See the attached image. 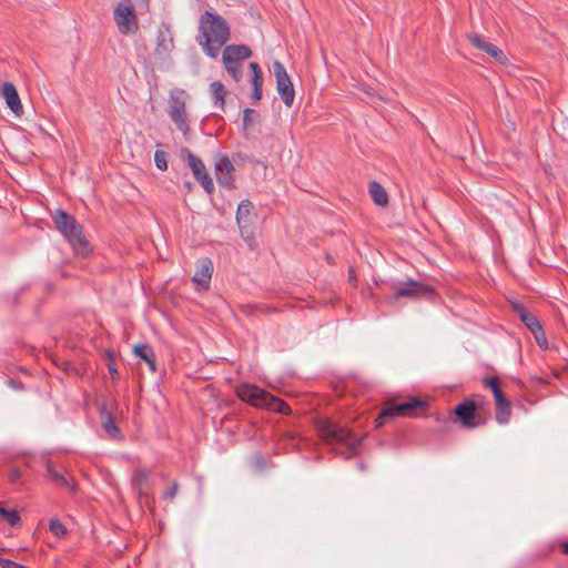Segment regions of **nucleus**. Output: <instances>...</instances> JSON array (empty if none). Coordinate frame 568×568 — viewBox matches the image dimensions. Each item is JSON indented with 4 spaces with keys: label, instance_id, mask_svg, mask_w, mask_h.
I'll return each instance as SVG.
<instances>
[{
    "label": "nucleus",
    "instance_id": "nucleus-1",
    "mask_svg": "<svg viewBox=\"0 0 568 568\" xmlns=\"http://www.w3.org/2000/svg\"><path fill=\"white\" fill-rule=\"evenodd\" d=\"M230 34V27L220 14L205 11L201 16L196 41L207 57L216 58Z\"/></svg>",
    "mask_w": 568,
    "mask_h": 568
},
{
    "label": "nucleus",
    "instance_id": "nucleus-2",
    "mask_svg": "<svg viewBox=\"0 0 568 568\" xmlns=\"http://www.w3.org/2000/svg\"><path fill=\"white\" fill-rule=\"evenodd\" d=\"M52 220L55 229L70 243L75 254L88 256L91 247L83 234L82 225L75 217L63 210H57L52 215Z\"/></svg>",
    "mask_w": 568,
    "mask_h": 568
},
{
    "label": "nucleus",
    "instance_id": "nucleus-3",
    "mask_svg": "<svg viewBox=\"0 0 568 568\" xmlns=\"http://www.w3.org/2000/svg\"><path fill=\"white\" fill-rule=\"evenodd\" d=\"M237 397L257 408L288 415L291 408L283 399L252 384H242L236 389Z\"/></svg>",
    "mask_w": 568,
    "mask_h": 568
},
{
    "label": "nucleus",
    "instance_id": "nucleus-4",
    "mask_svg": "<svg viewBox=\"0 0 568 568\" xmlns=\"http://www.w3.org/2000/svg\"><path fill=\"white\" fill-rule=\"evenodd\" d=\"M316 429L327 444H343L352 454H355L361 446V438L356 434L327 418L318 419Z\"/></svg>",
    "mask_w": 568,
    "mask_h": 568
},
{
    "label": "nucleus",
    "instance_id": "nucleus-5",
    "mask_svg": "<svg viewBox=\"0 0 568 568\" xmlns=\"http://www.w3.org/2000/svg\"><path fill=\"white\" fill-rule=\"evenodd\" d=\"M427 406V402L418 397H410L403 403L389 402L385 404L375 419V426L381 428L388 419L394 417H417L426 410Z\"/></svg>",
    "mask_w": 568,
    "mask_h": 568
},
{
    "label": "nucleus",
    "instance_id": "nucleus-6",
    "mask_svg": "<svg viewBox=\"0 0 568 568\" xmlns=\"http://www.w3.org/2000/svg\"><path fill=\"white\" fill-rule=\"evenodd\" d=\"M187 94L182 89H173L170 91L168 100V114L176 129L187 136L190 133L189 113L186 111Z\"/></svg>",
    "mask_w": 568,
    "mask_h": 568
},
{
    "label": "nucleus",
    "instance_id": "nucleus-7",
    "mask_svg": "<svg viewBox=\"0 0 568 568\" xmlns=\"http://www.w3.org/2000/svg\"><path fill=\"white\" fill-rule=\"evenodd\" d=\"M113 19L121 34H134L139 30V20L131 0H120L114 8Z\"/></svg>",
    "mask_w": 568,
    "mask_h": 568
},
{
    "label": "nucleus",
    "instance_id": "nucleus-8",
    "mask_svg": "<svg viewBox=\"0 0 568 568\" xmlns=\"http://www.w3.org/2000/svg\"><path fill=\"white\" fill-rule=\"evenodd\" d=\"M436 294V291L433 286L426 285L422 282L408 281L405 283H400L398 287L395 288L394 298L399 300L402 297L409 300H419V298H433Z\"/></svg>",
    "mask_w": 568,
    "mask_h": 568
},
{
    "label": "nucleus",
    "instance_id": "nucleus-9",
    "mask_svg": "<svg viewBox=\"0 0 568 568\" xmlns=\"http://www.w3.org/2000/svg\"><path fill=\"white\" fill-rule=\"evenodd\" d=\"M274 75L276 79L277 91L286 106L294 102L295 91L293 83L286 72V69L280 61L273 63Z\"/></svg>",
    "mask_w": 568,
    "mask_h": 568
},
{
    "label": "nucleus",
    "instance_id": "nucleus-10",
    "mask_svg": "<svg viewBox=\"0 0 568 568\" xmlns=\"http://www.w3.org/2000/svg\"><path fill=\"white\" fill-rule=\"evenodd\" d=\"M182 153L186 154L187 164L195 180L203 186L205 192L209 194L213 193L215 189L214 183L210 174L206 172L203 161L199 156L194 155L189 149H184Z\"/></svg>",
    "mask_w": 568,
    "mask_h": 568
},
{
    "label": "nucleus",
    "instance_id": "nucleus-11",
    "mask_svg": "<svg viewBox=\"0 0 568 568\" xmlns=\"http://www.w3.org/2000/svg\"><path fill=\"white\" fill-rule=\"evenodd\" d=\"M216 180L219 184L226 189L234 187L233 171L234 165L226 155H220L215 161Z\"/></svg>",
    "mask_w": 568,
    "mask_h": 568
},
{
    "label": "nucleus",
    "instance_id": "nucleus-12",
    "mask_svg": "<svg viewBox=\"0 0 568 568\" xmlns=\"http://www.w3.org/2000/svg\"><path fill=\"white\" fill-rule=\"evenodd\" d=\"M476 410V403L471 399H466L456 406L455 414L464 427L473 428L479 425V423L475 422Z\"/></svg>",
    "mask_w": 568,
    "mask_h": 568
},
{
    "label": "nucleus",
    "instance_id": "nucleus-13",
    "mask_svg": "<svg viewBox=\"0 0 568 568\" xmlns=\"http://www.w3.org/2000/svg\"><path fill=\"white\" fill-rule=\"evenodd\" d=\"M213 274V263L209 257H203L197 261L195 274L192 282L207 288Z\"/></svg>",
    "mask_w": 568,
    "mask_h": 568
},
{
    "label": "nucleus",
    "instance_id": "nucleus-14",
    "mask_svg": "<svg viewBox=\"0 0 568 568\" xmlns=\"http://www.w3.org/2000/svg\"><path fill=\"white\" fill-rule=\"evenodd\" d=\"M252 55L251 49L245 44H231L226 45L222 53L223 62L241 63V61L248 59Z\"/></svg>",
    "mask_w": 568,
    "mask_h": 568
},
{
    "label": "nucleus",
    "instance_id": "nucleus-15",
    "mask_svg": "<svg viewBox=\"0 0 568 568\" xmlns=\"http://www.w3.org/2000/svg\"><path fill=\"white\" fill-rule=\"evenodd\" d=\"M174 48L173 36L169 26H163L158 31L155 54L159 57H166Z\"/></svg>",
    "mask_w": 568,
    "mask_h": 568
},
{
    "label": "nucleus",
    "instance_id": "nucleus-16",
    "mask_svg": "<svg viewBox=\"0 0 568 568\" xmlns=\"http://www.w3.org/2000/svg\"><path fill=\"white\" fill-rule=\"evenodd\" d=\"M2 97L4 98L9 109L16 114L21 115L23 108L20 101L18 91L12 82H4L1 90Z\"/></svg>",
    "mask_w": 568,
    "mask_h": 568
},
{
    "label": "nucleus",
    "instance_id": "nucleus-17",
    "mask_svg": "<svg viewBox=\"0 0 568 568\" xmlns=\"http://www.w3.org/2000/svg\"><path fill=\"white\" fill-rule=\"evenodd\" d=\"M253 203L250 200H242L237 206L236 211V223L239 225L240 232L247 230L252 226V215H253Z\"/></svg>",
    "mask_w": 568,
    "mask_h": 568
},
{
    "label": "nucleus",
    "instance_id": "nucleus-18",
    "mask_svg": "<svg viewBox=\"0 0 568 568\" xmlns=\"http://www.w3.org/2000/svg\"><path fill=\"white\" fill-rule=\"evenodd\" d=\"M134 354L144 361L152 372L156 371L155 354L152 347L148 344H140L134 346Z\"/></svg>",
    "mask_w": 568,
    "mask_h": 568
},
{
    "label": "nucleus",
    "instance_id": "nucleus-19",
    "mask_svg": "<svg viewBox=\"0 0 568 568\" xmlns=\"http://www.w3.org/2000/svg\"><path fill=\"white\" fill-rule=\"evenodd\" d=\"M150 474L149 469L139 468L132 475L131 484L139 498H142L144 495L143 485L148 481Z\"/></svg>",
    "mask_w": 568,
    "mask_h": 568
},
{
    "label": "nucleus",
    "instance_id": "nucleus-20",
    "mask_svg": "<svg viewBox=\"0 0 568 568\" xmlns=\"http://www.w3.org/2000/svg\"><path fill=\"white\" fill-rule=\"evenodd\" d=\"M368 191L373 202L376 205L385 206L388 203V195L385 189L376 181H372L368 184Z\"/></svg>",
    "mask_w": 568,
    "mask_h": 568
},
{
    "label": "nucleus",
    "instance_id": "nucleus-21",
    "mask_svg": "<svg viewBox=\"0 0 568 568\" xmlns=\"http://www.w3.org/2000/svg\"><path fill=\"white\" fill-rule=\"evenodd\" d=\"M45 476L55 485L63 486L67 488H70L71 490L74 489L73 485L69 480V478L62 474L61 471L57 470L54 466L51 463L47 464V474Z\"/></svg>",
    "mask_w": 568,
    "mask_h": 568
},
{
    "label": "nucleus",
    "instance_id": "nucleus-22",
    "mask_svg": "<svg viewBox=\"0 0 568 568\" xmlns=\"http://www.w3.org/2000/svg\"><path fill=\"white\" fill-rule=\"evenodd\" d=\"M102 427L110 438L119 439L122 437L121 430L116 426L114 417L112 416L111 413L105 414L104 419L102 422Z\"/></svg>",
    "mask_w": 568,
    "mask_h": 568
},
{
    "label": "nucleus",
    "instance_id": "nucleus-23",
    "mask_svg": "<svg viewBox=\"0 0 568 568\" xmlns=\"http://www.w3.org/2000/svg\"><path fill=\"white\" fill-rule=\"evenodd\" d=\"M210 88L212 92V98L214 100V104L223 109L225 104V88L223 83L221 81H213Z\"/></svg>",
    "mask_w": 568,
    "mask_h": 568
},
{
    "label": "nucleus",
    "instance_id": "nucleus-24",
    "mask_svg": "<svg viewBox=\"0 0 568 568\" xmlns=\"http://www.w3.org/2000/svg\"><path fill=\"white\" fill-rule=\"evenodd\" d=\"M518 313H519L521 321L529 328V331L531 333L536 332L537 329H539L541 327L537 317L534 314L527 312L524 307H520Z\"/></svg>",
    "mask_w": 568,
    "mask_h": 568
},
{
    "label": "nucleus",
    "instance_id": "nucleus-25",
    "mask_svg": "<svg viewBox=\"0 0 568 568\" xmlns=\"http://www.w3.org/2000/svg\"><path fill=\"white\" fill-rule=\"evenodd\" d=\"M495 410H496L495 417H496V420L498 424L505 425L509 422L510 416H511L510 403L500 405V406H495Z\"/></svg>",
    "mask_w": 568,
    "mask_h": 568
},
{
    "label": "nucleus",
    "instance_id": "nucleus-26",
    "mask_svg": "<svg viewBox=\"0 0 568 568\" xmlns=\"http://www.w3.org/2000/svg\"><path fill=\"white\" fill-rule=\"evenodd\" d=\"M484 52H486L489 57H491L495 61L501 63V64H506L508 59L506 57V54L503 52L501 49H499L497 45H495L494 43L489 42L487 45H486V49L484 50Z\"/></svg>",
    "mask_w": 568,
    "mask_h": 568
},
{
    "label": "nucleus",
    "instance_id": "nucleus-27",
    "mask_svg": "<svg viewBox=\"0 0 568 568\" xmlns=\"http://www.w3.org/2000/svg\"><path fill=\"white\" fill-rule=\"evenodd\" d=\"M0 518L8 521V524L12 527L20 524V516L14 509L9 510L0 506Z\"/></svg>",
    "mask_w": 568,
    "mask_h": 568
},
{
    "label": "nucleus",
    "instance_id": "nucleus-28",
    "mask_svg": "<svg viewBox=\"0 0 568 568\" xmlns=\"http://www.w3.org/2000/svg\"><path fill=\"white\" fill-rule=\"evenodd\" d=\"M250 69L252 71V84H253V88H262L263 85V72H262V69L260 68L258 63L256 62H251L250 63Z\"/></svg>",
    "mask_w": 568,
    "mask_h": 568
},
{
    "label": "nucleus",
    "instance_id": "nucleus-29",
    "mask_svg": "<svg viewBox=\"0 0 568 568\" xmlns=\"http://www.w3.org/2000/svg\"><path fill=\"white\" fill-rule=\"evenodd\" d=\"M49 529L58 538H63L67 535V529L64 525L55 518L50 519Z\"/></svg>",
    "mask_w": 568,
    "mask_h": 568
},
{
    "label": "nucleus",
    "instance_id": "nucleus-30",
    "mask_svg": "<svg viewBox=\"0 0 568 568\" xmlns=\"http://www.w3.org/2000/svg\"><path fill=\"white\" fill-rule=\"evenodd\" d=\"M154 163L156 168L161 171L168 170V154L163 150H156L154 153Z\"/></svg>",
    "mask_w": 568,
    "mask_h": 568
},
{
    "label": "nucleus",
    "instance_id": "nucleus-31",
    "mask_svg": "<svg viewBox=\"0 0 568 568\" xmlns=\"http://www.w3.org/2000/svg\"><path fill=\"white\" fill-rule=\"evenodd\" d=\"M468 41L474 45L476 49L484 51L486 49V45L489 43L486 41L478 33H468L467 34Z\"/></svg>",
    "mask_w": 568,
    "mask_h": 568
},
{
    "label": "nucleus",
    "instance_id": "nucleus-32",
    "mask_svg": "<svg viewBox=\"0 0 568 568\" xmlns=\"http://www.w3.org/2000/svg\"><path fill=\"white\" fill-rule=\"evenodd\" d=\"M225 70L232 77V79L239 82L242 79V70L239 63L223 62Z\"/></svg>",
    "mask_w": 568,
    "mask_h": 568
},
{
    "label": "nucleus",
    "instance_id": "nucleus-33",
    "mask_svg": "<svg viewBox=\"0 0 568 568\" xmlns=\"http://www.w3.org/2000/svg\"><path fill=\"white\" fill-rule=\"evenodd\" d=\"M483 383L485 386H487L491 389L493 394H496V392L501 390L500 383H499L498 378H496V377H485L483 379Z\"/></svg>",
    "mask_w": 568,
    "mask_h": 568
},
{
    "label": "nucleus",
    "instance_id": "nucleus-34",
    "mask_svg": "<svg viewBox=\"0 0 568 568\" xmlns=\"http://www.w3.org/2000/svg\"><path fill=\"white\" fill-rule=\"evenodd\" d=\"M242 239L248 244L250 247H254L255 245V237L252 233V226L247 230L243 229V232H240Z\"/></svg>",
    "mask_w": 568,
    "mask_h": 568
},
{
    "label": "nucleus",
    "instance_id": "nucleus-35",
    "mask_svg": "<svg viewBox=\"0 0 568 568\" xmlns=\"http://www.w3.org/2000/svg\"><path fill=\"white\" fill-rule=\"evenodd\" d=\"M534 336H535V339L537 342V344L541 347V348H546L547 347V339H546V336H545V333L542 331V327H540L539 329H537L536 332L532 333Z\"/></svg>",
    "mask_w": 568,
    "mask_h": 568
},
{
    "label": "nucleus",
    "instance_id": "nucleus-36",
    "mask_svg": "<svg viewBox=\"0 0 568 568\" xmlns=\"http://www.w3.org/2000/svg\"><path fill=\"white\" fill-rule=\"evenodd\" d=\"M179 485L176 481L172 483L171 487L164 493V499L172 501L178 494Z\"/></svg>",
    "mask_w": 568,
    "mask_h": 568
},
{
    "label": "nucleus",
    "instance_id": "nucleus-37",
    "mask_svg": "<svg viewBox=\"0 0 568 568\" xmlns=\"http://www.w3.org/2000/svg\"><path fill=\"white\" fill-rule=\"evenodd\" d=\"M0 566L1 568H28L23 565L2 557H0Z\"/></svg>",
    "mask_w": 568,
    "mask_h": 568
},
{
    "label": "nucleus",
    "instance_id": "nucleus-38",
    "mask_svg": "<svg viewBox=\"0 0 568 568\" xmlns=\"http://www.w3.org/2000/svg\"><path fill=\"white\" fill-rule=\"evenodd\" d=\"M494 398H495V406L509 404V400L506 398V396L504 395V393L501 390L496 392V394H494Z\"/></svg>",
    "mask_w": 568,
    "mask_h": 568
},
{
    "label": "nucleus",
    "instance_id": "nucleus-39",
    "mask_svg": "<svg viewBox=\"0 0 568 568\" xmlns=\"http://www.w3.org/2000/svg\"><path fill=\"white\" fill-rule=\"evenodd\" d=\"M22 476V473L19 468H12L9 473V480L14 484L17 481H19V479L21 478Z\"/></svg>",
    "mask_w": 568,
    "mask_h": 568
},
{
    "label": "nucleus",
    "instance_id": "nucleus-40",
    "mask_svg": "<svg viewBox=\"0 0 568 568\" xmlns=\"http://www.w3.org/2000/svg\"><path fill=\"white\" fill-rule=\"evenodd\" d=\"M254 113V110L252 109H245L243 111V125L246 128L250 125L252 119H251V115Z\"/></svg>",
    "mask_w": 568,
    "mask_h": 568
},
{
    "label": "nucleus",
    "instance_id": "nucleus-41",
    "mask_svg": "<svg viewBox=\"0 0 568 568\" xmlns=\"http://www.w3.org/2000/svg\"><path fill=\"white\" fill-rule=\"evenodd\" d=\"M7 384H8L11 388H13V389H16V390H22V389H23V384H22L21 382H19V381H16V379L9 378V379L7 381Z\"/></svg>",
    "mask_w": 568,
    "mask_h": 568
},
{
    "label": "nucleus",
    "instance_id": "nucleus-42",
    "mask_svg": "<svg viewBox=\"0 0 568 568\" xmlns=\"http://www.w3.org/2000/svg\"><path fill=\"white\" fill-rule=\"evenodd\" d=\"M252 98L254 101H260L262 98V88H253Z\"/></svg>",
    "mask_w": 568,
    "mask_h": 568
},
{
    "label": "nucleus",
    "instance_id": "nucleus-43",
    "mask_svg": "<svg viewBox=\"0 0 568 568\" xmlns=\"http://www.w3.org/2000/svg\"><path fill=\"white\" fill-rule=\"evenodd\" d=\"M560 548H561V551H562L565 555H568V541H567V542H561V544H560Z\"/></svg>",
    "mask_w": 568,
    "mask_h": 568
},
{
    "label": "nucleus",
    "instance_id": "nucleus-44",
    "mask_svg": "<svg viewBox=\"0 0 568 568\" xmlns=\"http://www.w3.org/2000/svg\"><path fill=\"white\" fill-rule=\"evenodd\" d=\"M109 371H110V374L111 376L114 378L116 375H118V369L114 368L113 366H109Z\"/></svg>",
    "mask_w": 568,
    "mask_h": 568
}]
</instances>
